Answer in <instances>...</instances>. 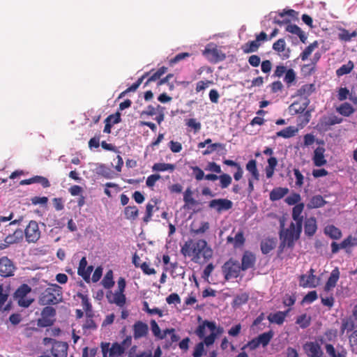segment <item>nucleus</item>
<instances>
[{"label": "nucleus", "instance_id": "62", "mask_svg": "<svg viewBox=\"0 0 357 357\" xmlns=\"http://www.w3.org/2000/svg\"><path fill=\"white\" fill-rule=\"evenodd\" d=\"M213 82L209 80L206 81H199L196 84V92L199 93L204 89H206L210 84H211Z\"/></svg>", "mask_w": 357, "mask_h": 357}, {"label": "nucleus", "instance_id": "38", "mask_svg": "<svg viewBox=\"0 0 357 357\" xmlns=\"http://www.w3.org/2000/svg\"><path fill=\"white\" fill-rule=\"evenodd\" d=\"M31 287L26 284L21 285L15 291V297L18 299L26 297V295L31 291Z\"/></svg>", "mask_w": 357, "mask_h": 357}, {"label": "nucleus", "instance_id": "30", "mask_svg": "<svg viewBox=\"0 0 357 357\" xmlns=\"http://www.w3.org/2000/svg\"><path fill=\"white\" fill-rule=\"evenodd\" d=\"M342 121V119L341 118L337 117V116H331L329 117H325L322 122L321 125L324 126V128L326 130L328 129L331 126L339 124Z\"/></svg>", "mask_w": 357, "mask_h": 357}, {"label": "nucleus", "instance_id": "45", "mask_svg": "<svg viewBox=\"0 0 357 357\" xmlns=\"http://www.w3.org/2000/svg\"><path fill=\"white\" fill-rule=\"evenodd\" d=\"M296 80V73L291 68L288 69L285 73L284 82L289 86Z\"/></svg>", "mask_w": 357, "mask_h": 357}, {"label": "nucleus", "instance_id": "59", "mask_svg": "<svg viewBox=\"0 0 357 357\" xmlns=\"http://www.w3.org/2000/svg\"><path fill=\"white\" fill-rule=\"evenodd\" d=\"M56 314V310L54 308L50 306H47L43 308L41 312V316L43 317H53Z\"/></svg>", "mask_w": 357, "mask_h": 357}, {"label": "nucleus", "instance_id": "64", "mask_svg": "<svg viewBox=\"0 0 357 357\" xmlns=\"http://www.w3.org/2000/svg\"><path fill=\"white\" fill-rule=\"evenodd\" d=\"M204 343L199 342L198 343L196 347H195V350L193 352V357H201L204 353Z\"/></svg>", "mask_w": 357, "mask_h": 357}, {"label": "nucleus", "instance_id": "40", "mask_svg": "<svg viewBox=\"0 0 357 357\" xmlns=\"http://www.w3.org/2000/svg\"><path fill=\"white\" fill-rule=\"evenodd\" d=\"M268 165L266 167V174L268 178H270L273 176L274 173V169L277 165L276 158H268Z\"/></svg>", "mask_w": 357, "mask_h": 357}, {"label": "nucleus", "instance_id": "9", "mask_svg": "<svg viewBox=\"0 0 357 357\" xmlns=\"http://www.w3.org/2000/svg\"><path fill=\"white\" fill-rule=\"evenodd\" d=\"M15 266L13 262L7 257L0 258V275L3 277H10L14 275Z\"/></svg>", "mask_w": 357, "mask_h": 357}, {"label": "nucleus", "instance_id": "25", "mask_svg": "<svg viewBox=\"0 0 357 357\" xmlns=\"http://www.w3.org/2000/svg\"><path fill=\"white\" fill-rule=\"evenodd\" d=\"M289 192L287 188H275L270 192V199L277 201L284 197Z\"/></svg>", "mask_w": 357, "mask_h": 357}, {"label": "nucleus", "instance_id": "32", "mask_svg": "<svg viewBox=\"0 0 357 357\" xmlns=\"http://www.w3.org/2000/svg\"><path fill=\"white\" fill-rule=\"evenodd\" d=\"M246 169L252 174V178L256 181L259 179V174L257 169L256 161L251 160L246 165Z\"/></svg>", "mask_w": 357, "mask_h": 357}, {"label": "nucleus", "instance_id": "21", "mask_svg": "<svg viewBox=\"0 0 357 357\" xmlns=\"http://www.w3.org/2000/svg\"><path fill=\"white\" fill-rule=\"evenodd\" d=\"M340 271L337 268H334L331 273L330 277L326 283L324 289L326 291L331 290L334 288L339 280Z\"/></svg>", "mask_w": 357, "mask_h": 357}, {"label": "nucleus", "instance_id": "20", "mask_svg": "<svg viewBox=\"0 0 357 357\" xmlns=\"http://www.w3.org/2000/svg\"><path fill=\"white\" fill-rule=\"evenodd\" d=\"M107 298L110 303H115L119 307H123L126 303V296L121 291H116L114 294L107 295Z\"/></svg>", "mask_w": 357, "mask_h": 357}, {"label": "nucleus", "instance_id": "58", "mask_svg": "<svg viewBox=\"0 0 357 357\" xmlns=\"http://www.w3.org/2000/svg\"><path fill=\"white\" fill-rule=\"evenodd\" d=\"M301 195L298 193H294L290 196L287 197L285 202L289 205H294L301 201Z\"/></svg>", "mask_w": 357, "mask_h": 357}, {"label": "nucleus", "instance_id": "23", "mask_svg": "<svg viewBox=\"0 0 357 357\" xmlns=\"http://www.w3.org/2000/svg\"><path fill=\"white\" fill-rule=\"evenodd\" d=\"M286 31L287 32L291 33L293 34L297 35L301 41L303 43H305L307 40V36L305 33L301 30V29L297 26L296 24H289L286 26Z\"/></svg>", "mask_w": 357, "mask_h": 357}, {"label": "nucleus", "instance_id": "55", "mask_svg": "<svg viewBox=\"0 0 357 357\" xmlns=\"http://www.w3.org/2000/svg\"><path fill=\"white\" fill-rule=\"evenodd\" d=\"M208 229H209V224H208V222H202L201 223V226L199 228H197V229L192 228L191 229V233H192L194 234H204Z\"/></svg>", "mask_w": 357, "mask_h": 357}, {"label": "nucleus", "instance_id": "7", "mask_svg": "<svg viewBox=\"0 0 357 357\" xmlns=\"http://www.w3.org/2000/svg\"><path fill=\"white\" fill-rule=\"evenodd\" d=\"M267 40V34L265 32L261 31L259 34L256 36V39L255 40L248 41L242 46L241 48L243 52L245 54L255 52L261 45L260 42L266 41Z\"/></svg>", "mask_w": 357, "mask_h": 357}, {"label": "nucleus", "instance_id": "22", "mask_svg": "<svg viewBox=\"0 0 357 357\" xmlns=\"http://www.w3.org/2000/svg\"><path fill=\"white\" fill-rule=\"evenodd\" d=\"M288 312L289 310L286 312L279 311L275 313H271L267 318L271 323L281 325L284 321L285 317Z\"/></svg>", "mask_w": 357, "mask_h": 357}, {"label": "nucleus", "instance_id": "41", "mask_svg": "<svg viewBox=\"0 0 357 357\" xmlns=\"http://www.w3.org/2000/svg\"><path fill=\"white\" fill-rule=\"evenodd\" d=\"M354 67V66L353 62L349 61L347 64H344L340 68H339L336 70V74L338 77L347 75L352 70Z\"/></svg>", "mask_w": 357, "mask_h": 357}, {"label": "nucleus", "instance_id": "10", "mask_svg": "<svg viewBox=\"0 0 357 357\" xmlns=\"http://www.w3.org/2000/svg\"><path fill=\"white\" fill-rule=\"evenodd\" d=\"M208 206L210 208H215L218 213H220L231 208L233 203L227 199H217L211 200Z\"/></svg>", "mask_w": 357, "mask_h": 357}, {"label": "nucleus", "instance_id": "4", "mask_svg": "<svg viewBox=\"0 0 357 357\" xmlns=\"http://www.w3.org/2000/svg\"><path fill=\"white\" fill-rule=\"evenodd\" d=\"M202 54L211 62L216 63L225 59V54L218 47L210 43L207 44L205 49L202 51Z\"/></svg>", "mask_w": 357, "mask_h": 357}, {"label": "nucleus", "instance_id": "34", "mask_svg": "<svg viewBox=\"0 0 357 357\" xmlns=\"http://www.w3.org/2000/svg\"><path fill=\"white\" fill-rule=\"evenodd\" d=\"M325 233L333 239H339L342 236L341 231L333 225L327 226Z\"/></svg>", "mask_w": 357, "mask_h": 357}, {"label": "nucleus", "instance_id": "11", "mask_svg": "<svg viewBox=\"0 0 357 357\" xmlns=\"http://www.w3.org/2000/svg\"><path fill=\"white\" fill-rule=\"evenodd\" d=\"M314 270H310L309 275H302L300 277V285L303 287H315L319 283V279L313 274Z\"/></svg>", "mask_w": 357, "mask_h": 357}, {"label": "nucleus", "instance_id": "33", "mask_svg": "<svg viewBox=\"0 0 357 357\" xmlns=\"http://www.w3.org/2000/svg\"><path fill=\"white\" fill-rule=\"evenodd\" d=\"M314 90L315 87L313 84H305L298 90V95L307 98L314 91Z\"/></svg>", "mask_w": 357, "mask_h": 357}, {"label": "nucleus", "instance_id": "16", "mask_svg": "<svg viewBox=\"0 0 357 357\" xmlns=\"http://www.w3.org/2000/svg\"><path fill=\"white\" fill-rule=\"evenodd\" d=\"M94 171L97 174L100 175L107 179L114 178L118 175L113 170H112L110 167L104 164H98Z\"/></svg>", "mask_w": 357, "mask_h": 357}, {"label": "nucleus", "instance_id": "27", "mask_svg": "<svg viewBox=\"0 0 357 357\" xmlns=\"http://www.w3.org/2000/svg\"><path fill=\"white\" fill-rule=\"evenodd\" d=\"M326 204V201L321 195L312 197L307 204V208L309 209L320 208Z\"/></svg>", "mask_w": 357, "mask_h": 357}, {"label": "nucleus", "instance_id": "37", "mask_svg": "<svg viewBox=\"0 0 357 357\" xmlns=\"http://www.w3.org/2000/svg\"><path fill=\"white\" fill-rule=\"evenodd\" d=\"M139 211L135 206H127L124 209L125 217L128 220H135L138 216Z\"/></svg>", "mask_w": 357, "mask_h": 357}, {"label": "nucleus", "instance_id": "14", "mask_svg": "<svg viewBox=\"0 0 357 357\" xmlns=\"http://www.w3.org/2000/svg\"><path fill=\"white\" fill-rule=\"evenodd\" d=\"M256 262L255 255L250 251H245L241 259V268L243 271L255 266Z\"/></svg>", "mask_w": 357, "mask_h": 357}, {"label": "nucleus", "instance_id": "60", "mask_svg": "<svg viewBox=\"0 0 357 357\" xmlns=\"http://www.w3.org/2000/svg\"><path fill=\"white\" fill-rule=\"evenodd\" d=\"M33 183H38L41 184L44 188H48L50 186V183L47 178L40 176H36L33 177Z\"/></svg>", "mask_w": 357, "mask_h": 357}, {"label": "nucleus", "instance_id": "31", "mask_svg": "<svg viewBox=\"0 0 357 357\" xmlns=\"http://www.w3.org/2000/svg\"><path fill=\"white\" fill-rule=\"evenodd\" d=\"M297 131L298 130L295 127L289 126L279 132H277L276 135L283 138H290L294 136Z\"/></svg>", "mask_w": 357, "mask_h": 357}, {"label": "nucleus", "instance_id": "63", "mask_svg": "<svg viewBox=\"0 0 357 357\" xmlns=\"http://www.w3.org/2000/svg\"><path fill=\"white\" fill-rule=\"evenodd\" d=\"M294 174L296 177V185L301 187L303 184L304 176L298 169H294Z\"/></svg>", "mask_w": 357, "mask_h": 357}, {"label": "nucleus", "instance_id": "39", "mask_svg": "<svg viewBox=\"0 0 357 357\" xmlns=\"http://www.w3.org/2000/svg\"><path fill=\"white\" fill-rule=\"evenodd\" d=\"M273 337V332L272 331H270L266 333H264L261 335H259L257 337L258 341L259 342L260 344H261L263 347H266L268 344L271 340Z\"/></svg>", "mask_w": 357, "mask_h": 357}, {"label": "nucleus", "instance_id": "3", "mask_svg": "<svg viewBox=\"0 0 357 357\" xmlns=\"http://www.w3.org/2000/svg\"><path fill=\"white\" fill-rule=\"evenodd\" d=\"M302 228L298 229V226L291 222L289 227L282 229L280 231V236L281 240L280 248L285 247L291 248L294 245V242L299 238Z\"/></svg>", "mask_w": 357, "mask_h": 357}, {"label": "nucleus", "instance_id": "54", "mask_svg": "<svg viewBox=\"0 0 357 357\" xmlns=\"http://www.w3.org/2000/svg\"><path fill=\"white\" fill-rule=\"evenodd\" d=\"M245 238L242 231H238L234 236V248H239L245 243Z\"/></svg>", "mask_w": 357, "mask_h": 357}, {"label": "nucleus", "instance_id": "35", "mask_svg": "<svg viewBox=\"0 0 357 357\" xmlns=\"http://www.w3.org/2000/svg\"><path fill=\"white\" fill-rule=\"evenodd\" d=\"M124 351L125 348L122 345L115 343L112 344V347L109 349V357L121 356Z\"/></svg>", "mask_w": 357, "mask_h": 357}, {"label": "nucleus", "instance_id": "47", "mask_svg": "<svg viewBox=\"0 0 357 357\" xmlns=\"http://www.w3.org/2000/svg\"><path fill=\"white\" fill-rule=\"evenodd\" d=\"M183 201L185 202V204L184 207H189L190 205H195L196 204V201L194 198L192 197V192L190 190L188 189L183 196Z\"/></svg>", "mask_w": 357, "mask_h": 357}, {"label": "nucleus", "instance_id": "49", "mask_svg": "<svg viewBox=\"0 0 357 357\" xmlns=\"http://www.w3.org/2000/svg\"><path fill=\"white\" fill-rule=\"evenodd\" d=\"M218 178L220 181V186L222 188H227L231 183V177L227 174H223L220 175Z\"/></svg>", "mask_w": 357, "mask_h": 357}, {"label": "nucleus", "instance_id": "19", "mask_svg": "<svg viewBox=\"0 0 357 357\" xmlns=\"http://www.w3.org/2000/svg\"><path fill=\"white\" fill-rule=\"evenodd\" d=\"M148 330L149 328L147 324L142 321H137L133 326L134 338L139 339L146 336L148 333Z\"/></svg>", "mask_w": 357, "mask_h": 357}, {"label": "nucleus", "instance_id": "26", "mask_svg": "<svg viewBox=\"0 0 357 357\" xmlns=\"http://www.w3.org/2000/svg\"><path fill=\"white\" fill-rule=\"evenodd\" d=\"M304 229L305 233L307 235L310 236H313L317 230V223L315 218H310L307 219L305 222Z\"/></svg>", "mask_w": 357, "mask_h": 357}, {"label": "nucleus", "instance_id": "8", "mask_svg": "<svg viewBox=\"0 0 357 357\" xmlns=\"http://www.w3.org/2000/svg\"><path fill=\"white\" fill-rule=\"evenodd\" d=\"M24 234L29 243H36L40 236L38 223L36 221H31L26 227Z\"/></svg>", "mask_w": 357, "mask_h": 357}, {"label": "nucleus", "instance_id": "1", "mask_svg": "<svg viewBox=\"0 0 357 357\" xmlns=\"http://www.w3.org/2000/svg\"><path fill=\"white\" fill-rule=\"evenodd\" d=\"M181 254L186 257L192 256V260L195 263H199L202 257L205 261L212 258L213 250L208 246L207 242L204 239H199L196 241L192 240L187 241L181 249Z\"/></svg>", "mask_w": 357, "mask_h": 357}, {"label": "nucleus", "instance_id": "44", "mask_svg": "<svg viewBox=\"0 0 357 357\" xmlns=\"http://www.w3.org/2000/svg\"><path fill=\"white\" fill-rule=\"evenodd\" d=\"M151 331L155 337H158L160 340L165 338V331H163V333H161L160 327L158 326V324L155 320H152L151 321Z\"/></svg>", "mask_w": 357, "mask_h": 357}, {"label": "nucleus", "instance_id": "53", "mask_svg": "<svg viewBox=\"0 0 357 357\" xmlns=\"http://www.w3.org/2000/svg\"><path fill=\"white\" fill-rule=\"evenodd\" d=\"M158 112V105L154 107L151 105H149L145 110L140 112V117L144 116H153Z\"/></svg>", "mask_w": 357, "mask_h": 357}, {"label": "nucleus", "instance_id": "51", "mask_svg": "<svg viewBox=\"0 0 357 357\" xmlns=\"http://www.w3.org/2000/svg\"><path fill=\"white\" fill-rule=\"evenodd\" d=\"M248 298L249 296L247 294H241L235 297L233 303L237 306L241 305L247 303V301H248Z\"/></svg>", "mask_w": 357, "mask_h": 357}, {"label": "nucleus", "instance_id": "61", "mask_svg": "<svg viewBox=\"0 0 357 357\" xmlns=\"http://www.w3.org/2000/svg\"><path fill=\"white\" fill-rule=\"evenodd\" d=\"M216 337L217 334L215 333V331H211L209 335L204 336L203 342L204 344H206V346H210L213 344L215 342Z\"/></svg>", "mask_w": 357, "mask_h": 357}, {"label": "nucleus", "instance_id": "12", "mask_svg": "<svg viewBox=\"0 0 357 357\" xmlns=\"http://www.w3.org/2000/svg\"><path fill=\"white\" fill-rule=\"evenodd\" d=\"M87 266V261L86 258L85 257H82L79 261V267H78V275L82 276V278L86 282H90V275L91 272L93 271V266Z\"/></svg>", "mask_w": 357, "mask_h": 357}, {"label": "nucleus", "instance_id": "13", "mask_svg": "<svg viewBox=\"0 0 357 357\" xmlns=\"http://www.w3.org/2000/svg\"><path fill=\"white\" fill-rule=\"evenodd\" d=\"M68 346L63 342L54 341L52 347V354L54 357H66Z\"/></svg>", "mask_w": 357, "mask_h": 357}, {"label": "nucleus", "instance_id": "42", "mask_svg": "<svg viewBox=\"0 0 357 357\" xmlns=\"http://www.w3.org/2000/svg\"><path fill=\"white\" fill-rule=\"evenodd\" d=\"M103 287L106 289H109L113 287L114 282L113 281V273L112 271L109 270L105 274L104 278L101 282Z\"/></svg>", "mask_w": 357, "mask_h": 357}, {"label": "nucleus", "instance_id": "52", "mask_svg": "<svg viewBox=\"0 0 357 357\" xmlns=\"http://www.w3.org/2000/svg\"><path fill=\"white\" fill-rule=\"evenodd\" d=\"M285 46L286 43L284 39L280 38L273 43V49L278 52H282L285 49Z\"/></svg>", "mask_w": 357, "mask_h": 357}, {"label": "nucleus", "instance_id": "50", "mask_svg": "<svg viewBox=\"0 0 357 357\" xmlns=\"http://www.w3.org/2000/svg\"><path fill=\"white\" fill-rule=\"evenodd\" d=\"M349 90L346 87H341L337 91V99L339 101H344L346 99L349 98L350 96Z\"/></svg>", "mask_w": 357, "mask_h": 357}, {"label": "nucleus", "instance_id": "2", "mask_svg": "<svg viewBox=\"0 0 357 357\" xmlns=\"http://www.w3.org/2000/svg\"><path fill=\"white\" fill-rule=\"evenodd\" d=\"M62 299L61 287L57 284H52L42 292L39 303L43 305H55L60 303Z\"/></svg>", "mask_w": 357, "mask_h": 357}, {"label": "nucleus", "instance_id": "48", "mask_svg": "<svg viewBox=\"0 0 357 357\" xmlns=\"http://www.w3.org/2000/svg\"><path fill=\"white\" fill-rule=\"evenodd\" d=\"M191 55L192 54L188 52L179 53L178 54H176L174 58H172L169 60V64L171 66H173L179 61L190 57Z\"/></svg>", "mask_w": 357, "mask_h": 357}, {"label": "nucleus", "instance_id": "18", "mask_svg": "<svg viewBox=\"0 0 357 357\" xmlns=\"http://www.w3.org/2000/svg\"><path fill=\"white\" fill-rule=\"evenodd\" d=\"M304 208V204H297L292 210V218L294 220V224L298 226L299 228H302L303 216L301 213Z\"/></svg>", "mask_w": 357, "mask_h": 357}, {"label": "nucleus", "instance_id": "46", "mask_svg": "<svg viewBox=\"0 0 357 357\" xmlns=\"http://www.w3.org/2000/svg\"><path fill=\"white\" fill-rule=\"evenodd\" d=\"M296 323L298 324L302 328H305L310 324V318L304 314L297 318Z\"/></svg>", "mask_w": 357, "mask_h": 357}, {"label": "nucleus", "instance_id": "43", "mask_svg": "<svg viewBox=\"0 0 357 357\" xmlns=\"http://www.w3.org/2000/svg\"><path fill=\"white\" fill-rule=\"evenodd\" d=\"M175 168L174 165L165 164V163H155L152 167L153 171L155 172H163L170 171L172 172Z\"/></svg>", "mask_w": 357, "mask_h": 357}, {"label": "nucleus", "instance_id": "29", "mask_svg": "<svg viewBox=\"0 0 357 357\" xmlns=\"http://www.w3.org/2000/svg\"><path fill=\"white\" fill-rule=\"evenodd\" d=\"M276 246V242L273 239H265L261 243V250L263 254H268Z\"/></svg>", "mask_w": 357, "mask_h": 357}, {"label": "nucleus", "instance_id": "24", "mask_svg": "<svg viewBox=\"0 0 357 357\" xmlns=\"http://www.w3.org/2000/svg\"><path fill=\"white\" fill-rule=\"evenodd\" d=\"M336 111L340 114L348 117L355 112V109L349 102H344L336 108Z\"/></svg>", "mask_w": 357, "mask_h": 357}, {"label": "nucleus", "instance_id": "57", "mask_svg": "<svg viewBox=\"0 0 357 357\" xmlns=\"http://www.w3.org/2000/svg\"><path fill=\"white\" fill-rule=\"evenodd\" d=\"M160 178V176L158 174H151V176H148L146 185L149 188H153L155 185V183Z\"/></svg>", "mask_w": 357, "mask_h": 357}, {"label": "nucleus", "instance_id": "56", "mask_svg": "<svg viewBox=\"0 0 357 357\" xmlns=\"http://www.w3.org/2000/svg\"><path fill=\"white\" fill-rule=\"evenodd\" d=\"M186 125L194 130L195 132L200 130L202 125L199 121H197L195 119H190L187 121Z\"/></svg>", "mask_w": 357, "mask_h": 357}, {"label": "nucleus", "instance_id": "5", "mask_svg": "<svg viewBox=\"0 0 357 357\" xmlns=\"http://www.w3.org/2000/svg\"><path fill=\"white\" fill-rule=\"evenodd\" d=\"M198 148L202 150L203 155L211 154L215 153L218 155H224L226 153L225 145L221 143L212 144L211 139H207L203 142L198 144Z\"/></svg>", "mask_w": 357, "mask_h": 357}, {"label": "nucleus", "instance_id": "28", "mask_svg": "<svg viewBox=\"0 0 357 357\" xmlns=\"http://www.w3.org/2000/svg\"><path fill=\"white\" fill-rule=\"evenodd\" d=\"M326 353L330 357H347V351L342 348L341 350L336 352L334 347L331 344H327L325 346Z\"/></svg>", "mask_w": 357, "mask_h": 357}, {"label": "nucleus", "instance_id": "17", "mask_svg": "<svg viewBox=\"0 0 357 357\" xmlns=\"http://www.w3.org/2000/svg\"><path fill=\"white\" fill-rule=\"evenodd\" d=\"M206 329H208L211 332L215 331L216 329L215 323L207 320L204 321L202 324L198 326L195 333L199 338L202 339L206 334Z\"/></svg>", "mask_w": 357, "mask_h": 357}, {"label": "nucleus", "instance_id": "36", "mask_svg": "<svg viewBox=\"0 0 357 357\" xmlns=\"http://www.w3.org/2000/svg\"><path fill=\"white\" fill-rule=\"evenodd\" d=\"M318 43L317 41H314L312 43L310 44L305 49L303 50V52L301 54L300 58L302 61H305L307 59L308 56L312 54V52L318 47Z\"/></svg>", "mask_w": 357, "mask_h": 357}, {"label": "nucleus", "instance_id": "6", "mask_svg": "<svg viewBox=\"0 0 357 357\" xmlns=\"http://www.w3.org/2000/svg\"><path fill=\"white\" fill-rule=\"evenodd\" d=\"M222 268L227 280L238 278L242 271L239 262L232 258L226 261Z\"/></svg>", "mask_w": 357, "mask_h": 357}, {"label": "nucleus", "instance_id": "15", "mask_svg": "<svg viewBox=\"0 0 357 357\" xmlns=\"http://www.w3.org/2000/svg\"><path fill=\"white\" fill-rule=\"evenodd\" d=\"M303 349L309 357H321L323 354L320 346L316 342H307Z\"/></svg>", "mask_w": 357, "mask_h": 357}]
</instances>
